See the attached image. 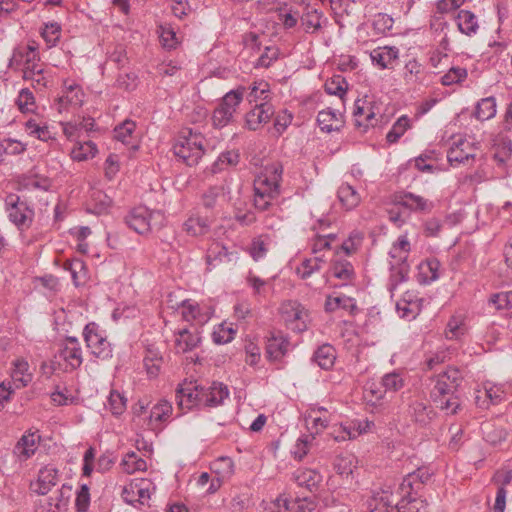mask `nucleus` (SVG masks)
Here are the masks:
<instances>
[{
  "label": "nucleus",
  "mask_w": 512,
  "mask_h": 512,
  "mask_svg": "<svg viewBox=\"0 0 512 512\" xmlns=\"http://www.w3.org/2000/svg\"><path fill=\"white\" fill-rule=\"evenodd\" d=\"M462 380L460 370L455 367H448L435 378L430 397L435 406L446 415H456L461 410V401L457 392Z\"/></svg>",
  "instance_id": "f257e3e1"
},
{
  "label": "nucleus",
  "mask_w": 512,
  "mask_h": 512,
  "mask_svg": "<svg viewBox=\"0 0 512 512\" xmlns=\"http://www.w3.org/2000/svg\"><path fill=\"white\" fill-rule=\"evenodd\" d=\"M205 137L192 129H184L180 132L172 150L178 161L187 166H195L205 153Z\"/></svg>",
  "instance_id": "f03ea898"
},
{
  "label": "nucleus",
  "mask_w": 512,
  "mask_h": 512,
  "mask_svg": "<svg viewBox=\"0 0 512 512\" xmlns=\"http://www.w3.org/2000/svg\"><path fill=\"white\" fill-rule=\"evenodd\" d=\"M83 338L91 354L101 360L112 357V346L104 331L95 322H89L83 329Z\"/></svg>",
  "instance_id": "7ed1b4c3"
},
{
  "label": "nucleus",
  "mask_w": 512,
  "mask_h": 512,
  "mask_svg": "<svg viewBox=\"0 0 512 512\" xmlns=\"http://www.w3.org/2000/svg\"><path fill=\"white\" fill-rule=\"evenodd\" d=\"M283 167L276 163L267 166L254 180V192L268 195V198H277L280 195Z\"/></svg>",
  "instance_id": "20e7f679"
},
{
  "label": "nucleus",
  "mask_w": 512,
  "mask_h": 512,
  "mask_svg": "<svg viewBox=\"0 0 512 512\" xmlns=\"http://www.w3.org/2000/svg\"><path fill=\"white\" fill-rule=\"evenodd\" d=\"M5 205L9 220L19 230H24L31 226L34 210L25 201H20L19 196L15 194L8 195L5 199Z\"/></svg>",
  "instance_id": "39448f33"
},
{
  "label": "nucleus",
  "mask_w": 512,
  "mask_h": 512,
  "mask_svg": "<svg viewBox=\"0 0 512 512\" xmlns=\"http://www.w3.org/2000/svg\"><path fill=\"white\" fill-rule=\"evenodd\" d=\"M55 358L64 363L65 371H74L83 363L82 348L78 338L67 336L60 344Z\"/></svg>",
  "instance_id": "423d86ee"
},
{
  "label": "nucleus",
  "mask_w": 512,
  "mask_h": 512,
  "mask_svg": "<svg viewBox=\"0 0 512 512\" xmlns=\"http://www.w3.org/2000/svg\"><path fill=\"white\" fill-rule=\"evenodd\" d=\"M201 384L196 381H184L176 389V403L182 414L195 407H203L201 397Z\"/></svg>",
  "instance_id": "0eeeda50"
},
{
  "label": "nucleus",
  "mask_w": 512,
  "mask_h": 512,
  "mask_svg": "<svg viewBox=\"0 0 512 512\" xmlns=\"http://www.w3.org/2000/svg\"><path fill=\"white\" fill-rule=\"evenodd\" d=\"M60 480L59 470L52 464L41 467L37 478L30 482L29 489L38 496L47 495Z\"/></svg>",
  "instance_id": "6e6552de"
},
{
  "label": "nucleus",
  "mask_w": 512,
  "mask_h": 512,
  "mask_svg": "<svg viewBox=\"0 0 512 512\" xmlns=\"http://www.w3.org/2000/svg\"><path fill=\"white\" fill-rule=\"evenodd\" d=\"M203 407L214 408L223 404L229 397V389L222 382L213 381L209 385H201Z\"/></svg>",
  "instance_id": "1a4fd4ad"
},
{
  "label": "nucleus",
  "mask_w": 512,
  "mask_h": 512,
  "mask_svg": "<svg viewBox=\"0 0 512 512\" xmlns=\"http://www.w3.org/2000/svg\"><path fill=\"white\" fill-rule=\"evenodd\" d=\"M431 476L432 473L428 468H418L416 471L409 473L405 478H403L399 486V493L408 494V496L418 495L423 485L428 482Z\"/></svg>",
  "instance_id": "9d476101"
},
{
  "label": "nucleus",
  "mask_w": 512,
  "mask_h": 512,
  "mask_svg": "<svg viewBox=\"0 0 512 512\" xmlns=\"http://www.w3.org/2000/svg\"><path fill=\"white\" fill-rule=\"evenodd\" d=\"M394 202L413 212L430 213L434 208L432 201L411 192L396 195Z\"/></svg>",
  "instance_id": "9b49d317"
},
{
  "label": "nucleus",
  "mask_w": 512,
  "mask_h": 512,
  "mask_svg": "<svg viewBox=\"0 0 512 512\" xmlns=\"http://www.w3.org/2000/svg\"><path fill=\"white\" fill-rule=\"evenodd\" d=\"M364 98H358L354 102L353 116L355 118V126L358 128H363L364 131L367 130L368 127L374 126L375 123L372 121L375 118L374 105L371 101H368Z\"/></svg>",
  "instance_id": "f8f14e48"
},
{
  "label": "nucleus",
  "mask_w": 512,
  "mask_h": 512,
  "mask_svg": "<svg viewBox=\"0 0 512 512\" xmlns=\"http://www.w3.org/2000/svg\"><path fill=\"white\" fill-rule=\"evenodd\" d=\"M64 94L57 99V110L61 113L63 110H67L70 106L80 107L84 102V91L76 83L68 84V81H64Z\"/></svg>",
  "instance_id": "ddd939ff"
},
{
  "label": "nucleus",
  "mask_w": 512,
  "mask_h": 512,
  "mask_svg": "<svg viewBox=\"0 0 512 512\" xmlns=\"http://www.w3.org/2000/svg\"><path fill=\"white\" fill-rule=\"evenodd\" d=\"M151 213L144 207L139 206L132 209L125 217L126 224L136 233L144 235L150 232Z\"/></svg>",
  "instance_id": "4468645a"
},
{
  "label": "nucleus",
  "mask_w": 512,
  "mask_h": 512,
  "mask_svg": "<svg viewBox=\"0 0 512 512\" xmlns=\"http://www.w3.org/2000/svg\"><path fill=\"white\" fill-rule=\"evenodd\" d=\"M274 113V107L269 101L256 104L255 107L246 114V125L250 130L255 131L262 124L267 123Z\"/></svg>",
  "instance_id": "2eb2a0df"
},
{
  "label": "nucleus",
  "mask_w": 512,
  "mask_h": 512,
  "mask_svg": "<svg viewBox=\"0 0 512 512\" xmlns=\"http://www.w3.org/2000/svg\"><path fill=\"white\" fill-rule=\"evenodd\" d=\"M475 154L471 143L466 139H459L454 142L447 152V160L451 166L466 164L469 160H474Z\"/></svg>",
  "instance_id": "dca6fc26"
},
{
  "label": "nucleus",
  "mask_w": 512,
  "mask_h": 512,
  "mask_svg": "<svg viewBox=\"0 0 512 512\" xmlns=\"http://www.w3.org/2000/svg\"><path fill=\"white\" fill-rule=\"evenodd\" d=\"M289 341L281 332H271L266 343V358L270 361L281 360L288 351Z\"/></svg>",
  "instance_id": "f3484780"
},
{
  "label": "nucleus",
  "mask_w": 512,
  "mask_h": 512,
  "mask_svg": "<svg viewBox=\"0 0 512 512\" xmlns=\"http://www.w3.org/2000/svg\"><path fill=\"white\" fill-rule=\"evenodd\" d=\"M408 414L412 421L420 427H427L437 416L433 407L417 400L409 405Z\"/></svg>",
  "instance_id": "a211bd4d"
},
{
  "label": "nucleus",
  "mask_w": 512,
  "mask_h": 512,
  "mask_svg": "<svg viewBox=\"0 0 512 512\" xmlns=\"http://www.w3.org/2000/svg\"><path fill=\"white\" fill-rule=\"evenodd\" d=\"M294 481L301 487L306 488L312 493L319 491L323 481V476L319 471L310 468H298L293 473Z\"/></svg>",
  "instance_id": "6ab92c4d"
},
{
  "label": "nucleus",
  "mask_w": 512,
  "mask_h": 512,
  "mask_svg": "<svg viewBox=\"0 0 512 512\" xmlns=\"http://www.w3.org/2000/svg\"><path fill=\"white\" fill-rule=\"evenodd\" d=\"M173 411L172 404L167 400H160L155 404L148 418V427L152 431H158L162 429V423L167 421Z\"/></svg>",
  "instance_id": "aec40b11"
},
{
  "label": "nucleus",
  "mask_w": 512,
  "mask_h": 512,
  "mask_svg": "<svg viewBox=\"0 0 512 512\" xmlns=\"http://www.w3.org/2000/svg\"><path fill=\"white\" fill-rule=\"evenodd\" d=\"M176 353L184 354L197 348L201 343V336L198 331H190L187 328L175 333Z\"/></svg>",
  "instance_id": "412c9836"
},
{
  "label": "nucleus",
  "mask_w": 512,
  "mask_h": 512,
  "mask_svg": "<svg viewBox=\"0 0 512 512\" xmlns=\"http://www.w3.org/2000/svg\"><path fill=\"white\" fill-rule=\"evenodd\" d=\"M32 373L29 372V363L24 358H17L12 362V385L16 389L26 387L32 381Z\"/></svg>",
  "instance_id": "4be33fe9"
},
{
  "label": "nucleus",
  "mask_w": 512,
  "mask_h": 512,
  "mask_svg": "<svg viewBox=\"0 0 512 512\" xmlns=\"http://www.w3.org/2000/svg\"><path fill=\"white\" fill-rule=\"evenodd\" d=\"M317 123L322 131L330 133L339 131L343 127L344 121L341 113L328 108L318 112Z\"/></svg>",
  "instance_id": "5701e85b"
},
{
  "label": "nucleus",
  "mask_w": 512,
  "mask_h": 512,
  "mask_svg": "<svg viewBox=\"0 0 512 512\" xmlns=\"http://www.w3.org/2000/svg\"><path fill=\"white\" fill-rule=\"evenodd\" d=\"M373 64L379 66L381 69H386L399 57V50L396 47H378L370 53Z\"/></svg>",
  "instance_id": "b1692460"
},
{
  "label": "nucleus",
  "mask_w": 512,
  "mask_h": 512,
  "mask_svg": "<svg viewBox=\"0 0 512 512\" xmlns=\"http://www.w3.org/2000/svg\"><path fill=\"white\" fill-rule=\"evenodd\" d=\"M337 358L336 349L328 343L319 346L313 353L312 361L323 370H331Z\"/></svg>",
  "instance_id": "393cba45"
},
{
  "label": "nucleus",
  "mask_w": 512,
  "mask_h": 512,
  "mask_svg": "<svg viewBox=\"0 0 512 512\" xmlns=\"http://www.w3.org/2000/svg\"><path fill=\"white\" fill-rule=\"evenodd\" d=\"M324 307L325 311L329 313L334 312L337 309H344L351 315H355L358 312L356 300L346 295L327 296Z\"/></svg>",
  "instance_id": "a878e982"
},
{
  "label": "nucleus",
  "mask_w": 512,
  "mask_h": 512,
  "mask_svg": "<svg viewBox=\"0 0 512 512\" xmlns=\"http://www.w3.org/2000/svg\"><path fill=\"white\" fill-rule=\"evenodd\" d=\"M390 270V290H394L399 284L408 280L410 266L407 262V256L399 255L398 261L391 264Z\"/></svg>",
  "instance_id": "bb28decb"
},
{
  "label": "nucleus",
  "mask_w": 512,
  "mask_h": 512,
  "mask_svg": "<svg viewBox=\"0 0 512 512\" xmlns=\"http://www.w3.org/2000/svg\"><path fill=\"white\" fill-rule=\"evenodd\" d=\"M440 262L436 258H429L419 264L418 281L421 284H430L439 278Z\"/></svg>",
  "instance_id": "cd10ccee"
},
{
  "label": "nucleus",
  "mask_w": 512,
  "mask_h": 512,
  "mask_svg": "<svg viewBox=\"0 0 512 512\" xmlns=\"http://www.w3.org/2000/svg\"><path fill=\"white\" fill-rule=\"evenodd\" d=\"M457 26L461 33L473 36L477 33L479 25L475 14L469 10H460L456 17Z\"/></svg>",
  "instance_id": "c85d7f7f"
},
{
  "label": "nucleus",
  "mask_w": 512,
  "mask_h": 512,
  "mask_svg": "<svg viewBox=\"0 0 512 512\" xmlns=\"http://www.w3.org/2000/svg\"><path fill=\"white\" fill-rule=\"evenodd\" d=\"M210 222L201 216H190L183 223V230L190 236L196 237L206 234L209 231Z\"/></svg>",
  "instance_id": "c756f323"
},
{
  "label": "nucleus",
  "mask_w": 512,
  "mask_h": 512,
  "mask_svg": "<svg viewBox=\"0 0 512 512\" xmlns=\"http://www.w3.org/2000/svg\"><path fill=\"white\" fill-rule=\"evenodd\" d=\"M337 196L346 210L356 208L360 203V195L354 187L349 184H342L337 191Z\"/></svg>",
  "instance_id": "7c9ffc66"
},
{
  "label": "nucleus",
  "mask_w": 512,
  "mask_h": 512,
  "mask_svg": "<svg viewBox=\"0 0 512 512\" xmlns=\"http://www.w3.org/2000/svg\"><path fill=\"white\" fill-rule=\"evenodd\" d=\"M496 99L489 96L477 102L473 115L479 121H486L496 115Z\"/></svg>",
  "instance_id": "2f4dec72"
},
{
  "label": "nucleus",
  "mask_w": 512,
  "mask_h": 512,
  "mask_svg": "<svg viewBox=\"0 0 512 512\" xmlns=\"http://www.w3.org/2000/svg\"><path fill=\"white\" fill-rule=\"evenodd\" d=\"M484 439L492 444L498 445L506 440L508 436L507 430L502 426H497L492 422L484 423L481 427Z\"/></svg>",
  "instance_id": "473e14b6"
},
{
  "label": "nucleus",
  "mask_w": 512,
  "mask_h": 512,
  "mask_svg": "<svg viewBox=\"0 0 512 512\" xmlns=\"http://www.w3.org/2000/svg\"><path fill=\"white\" fill-rule=\"evenodd\" d=\"M39 439L37 433L24 434L15 447L16 452L24 459H28L35 453Z\"/></svg>",
  "instance_id": "72a5a7b5"
},
{
  "label": "nucleus",
  "mask_w": 512,
  "mask_h": 512,
  "mask_svg": "<svg viewBox=\"0 0 512 512\" xmlns=\"http://www.w3.org/2000/svg\"><path fill=\"white\" fill-rule=\"evenodd\" d=\"M401 499L395 504L397 512H421L426 508V502L413 495L400 494Z\"/></svg>",
  "instance_id": "f704fd0d"
},
{
  "label": "nucleus",
  "mask_w": 512,
  "mask_h": 512,
  "mask_svg": "<svg viewBox=\"0 0 512 512\" xmlns=\"http://www.w3.org/2000/svg\"><path fill=\"white\" fill-rule=\"evenodd\" d=\"M143 361L147 369V373L151 376H157L160 371L161 363L163 362V357L160 351L153 346H148L146 348V354Z\"/></svg>",
  "instance_id": "c9c22d12"
},
{
  "label": "nucleus",
  "mask_w": 512,
  "mask_h": 512,
  "mask_svg": "<svg viewBox=\"0 0 512 512\" xmlns=\"http://www.w3.org/2000/svg\"><path fill=\"white\" fill-rule=\"evenodd\" d=\"M61 32V25L58 22L52 21L44 23V26L40 31V35L46 42L47 46L52 48L59 43Z\"/></svg>",
  "instance_id": "e433bc0d"
},
{
  "label": "nucleus",
  "mask_w": 512,
  "mask_h": 512,
  "mask_svg": "<svg viewBox=\"0 0 512 512\" xmlns=\"http://www.w3.org/2000/svg\"><path fill=\"white\" fill-rule=\"evenodd\" d=\"M393 508L392 494L385 491L375 494L369 502L370 512H391Z\"/></svg>",
  "instance_id": "4c0bfd02"
},
{
  "label": "nucleus",
  "mask_w": 512,
  "mask_h": 512,
  "mask_svg": "<svg viewBox=\"0 0 512 512\" xmlns=\"http://www.w3.org/2000/svg\"><path fill=\"white\" fill-rule=\"evenodd\" d=\"M324 263L325 261L321 257L304 259L296 268V274L302 280H305L309 278L313 273L320 271Z\"/></svg>",
  "instance_id": "58836bf2"
},
{
  "label": "nucleus",
  "mask_w": 512,
  "mask_h": 512,
  "mask_svg": "<svg viewBox=\"0 0 512 512\" xmlns=\"http://www.w3.org/2000/svg\"><path fill=\"white\" fill-rule=\"evenodd\" d=\"M290 310L285 308V313L287 314L286 320L289 322H295V329L298 331L306 330L307 326L304 318L307 317V312L304 307L299 303L290 304Z\"/></svg>",
  "instance_id": "ea45409f"
},
{
  "label": "nucleus",
  "mask_w": 512,
  "mask_h": 512,
  "mask_svg": "<svg viewBox=\"0 0 512 512\" xmlns=\"http://www.w3.org/2000/svg\"><path fill=\"white\" fill-rule=\"evenodd\" d=\"M332 275L344 282H351L355 278L353 265L347 260H337L331 267Z\"/></svg>",
  "instance_id": "a19ab883"
},
{
  "label": "nucleus",
  "mask_w": 512,
  "mask_h": 512,
  "mask_svg": "<svg viewBox=\"0 0 512 512\" xmlns=\"http://www.w3.org/2000/svg\"><path fill=\"white\" fill-rule=\"evenodd\" d=\"M283 506L290 512H313L317 504L314 499L309 497L296 498L294 501L283 499Z\"/></svg>",
  "instance_id": "79ce46f5"
},
{
  "label": "nucleus",
  "mask_w": 512,
  "mask_h": 512,
  "mask_svg": "<svg viewBox=\"0 0 512 512\" xmlns=\"http://www.w3.org/2000/svg\"><path fill=\"white\" fill-rule=\"evenodd\" d=\"M324 88L327 94L343 99L347 92L348 83L342 75H333L325 82Z\"/></svg>",
  "instance_id": "37998d69"
},
{
  "label": "nucleus",
  "mask_w": 512,
  "mask_h": 512,
  "mask_svg": "<svg viewBox=\"0 0 512 512\" xmlns=\"http://www.w3.org/2000/svg\"><path fill=\"white\" fill-rule=\"evenodd\" d=\"M121 466L128 474H133L137 471H145L147 469L146 461L142 458H138L137 454L133 451L125 454Z\"/></svg>",
  "instance_id": "c03bdc74"
},
{
  "label": "nucleus",
  "mask_w": 512,
  "mask_h": 512,
  "mask_svg": "<svg viewBox=\"0 0 512 512\" xmlns=\"http://www.w3.org/2000/svg\"><path fill=\"white\" fill-rule=\"evenodd\" d=\"M135 129V122L130 119H126L114 128V138L125 145H130L132 143V134Z\"/></svg>",
  "instance_id": "a18cd8bd"
},
{
  "label": "nucleus",
  "mask_w": 512,
  "mask_h": 512,
  "mask_svg": "<svg viewBox=\"0 0 512 512\" xmlns=\"http://www.w3.org/2000/svg\"><path fill=\"white\" fill-rule=\"evenodd\" d=\"M323 14L317 9L308 10L301 16V24L307 33H314L321 28Z\"/></svg>",
  "instance_id": "49530a36"
},
{
  "label": "nucleus",
  "mask_w": 512,
  "mask_h": 512,
  "mask_svg": "<svg viewBox=\"0 0 512 512\" xmlns=\"http://www.w3.org/2000/svg\"><path fill=\"white\" fill-rule=\"evenodd\" d=\"M245 88L238 87L237 89L231 90L224 95L222 102L219 106L230 110L232 113L236 112L237 107L241 103L244 96Z\"/></svg>",
  "instance_id": "de8ad7c7"
},
{
  "label": "nucleus",
  "mask_w": 512,
  "mask_h": 512,
  "mask_svg": "<svg viewBox=\"0 0 512 512\" xmlns=\"http://www.w3.org/2000/svg\"><path fill=\"white\" fill-rule=\"evenodd\" d=\"M97 152L96 144L92 141H88L74 147L71 151V158L75 161H85L89 158H93Z\"/></svg>",
  "instance_id": "09e8293b"
},
{
  "label": "nucleus",
  "mask_w": 512,
  "mask_h": 512,
  "mask_svg": "<svg viewBox=\"0 0 512 512\" xmlns=\"http://www.w3.org/2000/svg\"><path fill=\"white\" fill-rule=\"evenodd\" d=\"M380 384L385 392H397L403 388L404 379L399 372L392 371L381 378Z\"/></svg>",
  "instance_id": "8fccbe9b"
},
{
  "label": "nucleus",
  "mask_w": 512,
  "mask_h": 512,
  "mask_svg": "<svg viewBox=\"0 0 512 512\" xmlns=\"http://www.w3.org/2000/svg\"><path fill=\"white\" fill-rule=\"evenodd\" d=\"M410 127V119L403 115L401 116L392 126L390 131L386 135V140L388 143L393 144L396 143L401 136L407 131Z\"/></svg>",
  "instance_id": "3c124183"
},
{
  "label": "nucleus",
  "mask_w": 512,
  "mask_h": 512,
  "mask_svg": "<svg viewBox=\"0 0 512 512\" xmlns=\"http://www.w3.org/2000/svg\"><path fill=\"white\" fill-rule=\"evenodd\" d=\"M468 76V72L462 67H451L442 77L441 84L451 86L463 82Z\"/></svg>",
  "instance_id": "603ef678"
},
{
  "label": "nucleus",
  "mask_w": 512,
  "mask_h": 512,
  "mask_svg": "<svg viewBox=\"0 0 512 512\" xmlns=\"http://www.w3.org/2000/svg\"><path fill=\"white\" fill-rule=\"evenodd\" d=\"M159 37L164 48L175 49L179 43L176 32L169 24L159 26Z\"/></svg>",
  "instance_id": "864d4df0"
},
{
  "label": "nucleus",
  "mask_w": 512,
  "mask_h": 512,
  "mask_svg": "<svg viewBox=\"0 0 512 512\" xmlns=\"http://www.w3.org/2000/svg\"><path fill=\"white\" fill-rule=\"evenodd\" d=\"M127 399L118 391L112 390L108 396V409L115 416L122 415L126 409Z\"/></svg>",
  "instance_id": "5fc2aeb1"
},
{
  "label": "nucleus",
  "mask_w": 512,
  "mask_h": 512,
  "mask_svg": "<svg viewBox=\"0 0 512 512\" xmlns=\"http://www.w3.org/2000/svg\"><path fill=\"white\" fill-rule=\"evenodd\" d=\"M355 467L354 456L352 455L337 457L334 463V469L336 470L337 474L346 478L353 474Z\"/></svg>",
  "instance_id": "6e6d98bb"
},
{
  "label": "nucleus",
  "mask_w": 512,
  "mask_h": 512,
  "mask_svg": "<svg viewBox=\"0 0 512 512\" xmlns=\"http://www.w3.org/2000/svg\"><path fill=\"white\" fill-rule=\"evenodd\" d=\"M248 252L254 261H259L267 255L268 243L265 242L263 236L255 237L251 241Z\"/></svg>",
  "instance_id": "4d7b16f0"
},
{
  "label": "nucleus",
  "mask_w": 512,
  "mask_h": 512,
  "mask_svg": "<svg viewBox=\"0 0 512 512\" xmlns=\"http://www.w3.org/2000/svg\"><path fill=\"white\" fill-rule=\"evenodd\" d=\"M489 304L494 305L497 310L511 309L512 291H502L492 294L489 298Z\"/></svg>",
  "instance_id": "13d9d810"
},
{
  "label": "nucleus",
  "mask_w": 512,
  "mask_h": 512,
  "mask_svg": "<svg viewBox=\"0 0 512 512\" xmlns=\"http://www.w3.org/2000/svg\"><path fill=\"white\" fill-rule=\"evenodd\" d=\"M270 95L269 84L265 81H260L259 83H254L251 87V91L249 93V101L257 102L261 100L262 102L268 101Z\"/></svg>",
  "instance_id": "bf43d9fd"
},
{
  "label": "nucleus",
  "mask_w": 512,
  "mask_h": 512,
  "mask_svg": "<svg viewBox=\"0 0 512 512\" xmlns=\"http://www.w3.org/2000/svg\"><path fill=\"white\" fill-rule=\"evenodd\" d=\"M234 113H232L230 110H227L226 108H223L221 106H218L212 115V123L215 128H223L226 125H228L232 118Z\"/></svg>",
  "instance_id": "052dcab7"
},
{
  "label": "nucleus",
  "mask_w": 512,
  "mask_h": 512,
  "mask_svg": "<svg viewBox=\"0 0 512 512\" xmlns=\"http://www.w3.org/2000/svg\"><path fill=\"white\" fill-rule=\"evenodd\" d=\"M90 506V492L87 484H82L76 493L75 508L77 512H86Z\"/></svg>",
  "instance_id": "680f3d73"
},
{
  "label": "nucleus",
  "mask_w": 512,
  "mask_h": 512,
  "mask_svg": "<svg viewBox=\"0 0 512 512\" xmlns=\"http://www.w3.org/2000/svg\"><path fill=\"white\" fill-rule=\"evenodd\" d=\"M223 194L222 186H211L202 195V204L206 209H213L217 203V199Z\"/></svg>",
  "instance_id": "e2e57ef3"
},
{
  "label": "nucleus",
  "mask_w": 512,
  "mask_h": 512,
  "mask_svg": "<svg viewBox=\"0 0 512 512\" xmlns=\"http://www.w3.org/2000/svg\"><path fill=\"white\" fill-rule=\"evenodd\" d=\"M182 307V317L185 321L191 322L196 320L200 315V306L191 300H183L180 304Z\"/></svg>",
  "instance_id": "0e129e2a"
},
{
  "label": "nucleus",
  "mask_w": 512,
  "mask_h": 512,
  "mask_svg": "<svg viewBox=\"0 0 512 512\" xmlns=\"http://www.w3.org/2000/svg\"><path fill=\"white\" fill-rule=\"evenodd\" d=\"M0 148H3V153L9 155H19L26 150V145L15 139H4L0 141Z\"/></svg>",
  "instance_id": "69168bd1"
},
{
  "label": "nucleus",
  "mask_w": 512,
  "mask_h": 512,
  "mask_svg": "<svg viewBox=\"0 0 512 512\" xmlns=\"http://www.w3.org/2000/svg\"><path fill=\"white\" fill-rule=\"evenodd\" d=\"M72 487L68 484H63L58 491V496L54 499L50 497L49 505H54L57 509L64 507L68 504L71 496Z\"/></svg>",
  "instance_id": "338daca9"
},
{
  "label": "nucleus",
  "mask_w": 512,
  "mask_h": 512,
  "mask_svg": "<svg viewBox=\"0 0 512 512\" xmlns=\"http://www.w3.org/2000/svg\"><path fill=\"white\" fill-rule=\"evenodd\" d=\"M236 331L231 327L220 326L218 330H215L212 334L213 341L216 344H226L234 339Z\"/></svg>",
  "instance_id": "774afa93"
}]
</instances>
